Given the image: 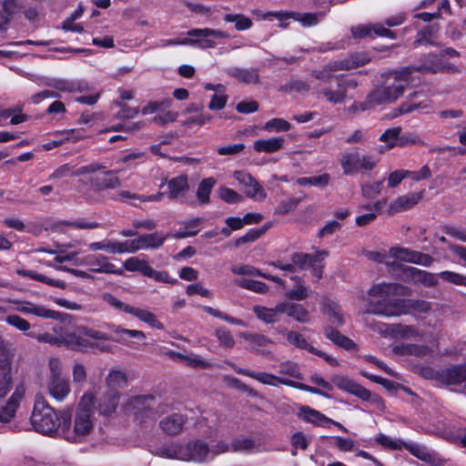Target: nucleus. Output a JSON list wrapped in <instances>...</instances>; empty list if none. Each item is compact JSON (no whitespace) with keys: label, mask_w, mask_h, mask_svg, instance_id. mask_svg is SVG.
Masks as SVG:
<instances>
[{"label":"nucleus","mask_w":466,"mask_h":466,"mask_svg":"<svg viewBox=\"0 0 466 466\" xmlns=\"http://www.w3.org/2000/svg\"><path fill=\"white\" fill-rule=\"evenodd\" d=\"M210 452L208 443L201 439H195L182 444L181 461L207 463L210 461Z\"/></svg>","instance_id":"12"},{"label":"nucleus","mask_w":466,"mask_h":466,"mask_svg":"<svg viewBox=\"0 0 466 466\" xmlns=\"http://www.w3.org/2000/svg\"><path fill=\"white\" fill-rule=\"evenodd\" d=\"M324 334L327 339H330L333 343L347 350H354L357 347L352 339L342 335L339 331L333 329L332 327H326L324 329Z\"/></svg>","instance_id":"39"},{"label":"nucleus","mask_w":466,"mask_h":466,"mask_svg":"<svg viewBox=\"0 0 466 466\" xmlns=\"http://www.w3.org/2000/svg\"><path fill=\"white\" fill-rule=\"evenodd\" d=\"M237 284L243 289L254 291L258 294H264L268 290V285L258 280L244 279L237 281Z\"/></svg>","instance_id":"55"},{"label":"nucleus","mask_w":466,"mask_h":466,"mask_svg":"<svg viewBox=\"0 0 466 466\" xmlns=\"http://www.w3.org/2000/svg\"><path fill=\"white\" fill-rule=\"evenodd\" d=\"M409 71L397 69L389 72L381 85L375 87L366 97V105L361 106V110L366 111L377 106L391 104L404 94L409 84Z\"/></svg>","instance_id":"4"},{"label":"nucleus","mask_w":466,"mask_h":466,"mask_svg":"<svg viewBox=\"0 0 466 466\" xmlns=\"http://www.w3.org/2000/svg\"><path fill=\"white\" fill-rule=\"evenodd\" d=\"M329 67V64L326 65L322 69L314 70L311 76L324 84L319 86V95L329 103L342 104L347 98L348 90L356 88L357 81L343 78L341 76H334L331 73L336 70H327Z\"/></svg>","instance_id":"5"},{"label":"nucleus","mask_w":466,"mask_h":466,"mask_svg":"<svg viewBox=\"0 0 466 466\" xmlns=\"http://www.w3.org/2000/svg\"><path fill=\"white\" fill-rule=\"evenodd\" d=\"M285 139L282 137H274L267 139H258L254 142L253 148L258 153L272 154L284 146Z\"/></svg>","instance_id":"35"},{"label":"nucleus","mask_w":466,"mask_h":466,"mask_svg":"<svg viewBox=\"0 0 466 466\" xmlns=\"http://www.w3.org/2000/svg\"><path fill=\"white\" fill-rule=\"evenodd\" d=\"M57 134L63 136L60 139L51 140L43 145L45 150H51L63 145L66 141L77 142L85 137L84 135L79 134L78 130L70 129L57 132Z\"/></svg>","instance_id":"40"},{"label":"nucleus","mask_w":466,"mask_h":466,"mask_svg":"<svg viewBox=\"0 0 466 466\" xmlns=\"http://www.w3.org/2000/svg\"><path fill=\"white\" fill-rule=\"evenodd\" d=\"M216 185V179L212 177L203 178L198 186L196 196L199 205L208 204L210 200V193Z\"/></svg>","instance_id":"42"},{"label":"nucleus","mask_w":466,"mask_h":466,"mask_svg":"<svg viewBox=\"0 0 466 466\" xmlns=\"http://www.w3.org/2000/svg\"><path fill=\"white\" fill-rule=\"evenodd\" d=\"M85 263L90 267L89 270L95 273L113 274L121 276L123 270L111 263L107 257L103 255H88Z\"/></svg>","instance_id":"18"},{"label":"nucleus","mask_w":466,"mask_h":466,"mask_svg":"<svg viewBox=\"0 0 466 466\" xmlns=\"http://www.w3.org/2000/svg\"><path fill=\"white\" fill-rule=\"evenodd\" d=\"M401 132L400 127L389 128L385 130L380 137L381 142L386 143L385 150L390 149L395 146L399 145V138ZM380 153L384 152V149H380Z\"/></svg>","instance_id":"49"},{"label":"nucleus","mask_w":466,"mask_h":466,"mask_svg":"<svg viewBox=\"0 0 466 466\" xmlns=\"http://www.w3.org/2000/svg\"><path fill=\"white\" fill-rule=\"evenodd\" d=\"M401 68L409 71V77L415 72L422 74H436L443 71L459 72L456 66L445 63L443 59H441V55L434 53L422 56L420 59L419 65L404 66Z\"/></svg>","instance_id":"11"},{"label":"nucleus","mask_w":466,"mask_h":466,"mask_svg":"<svg viewBox=\"0 0 466 466\" xmlns=\"http://www.w3.org/2000/svg\"><path fill=\"white\" fill-rule=\"evenodd\" d=\"M233 370L241 375L248 376L257 381L268 386H278L279 384L289 385V379L278 377L272 373L268 372H254L250 370L242 369L235 365L234 363H228Z\"/></svg>","instance_id":"20"},{"label":"nucleus","mask_w":466,"mask_h":466,"mask_svg":"<svg viewBox=\"0 0 466 466\" xmlns=\"http://www.w3.org/2000/svg\"><path fill=\"white\" fill-rule=\"evenodd\" d=\"M5 301L10 305L11 310H16L23 314H32L44 319H60V313L58 311L49 309L45 306L37 305L31 301L18 299H6Z\"/></svg>","instance_id":"13"},{"label":"nucleus","mask_w":466,"mask_h":466,"mask_svg":"<svg viewBox=\"0 0 466 466\" xmlns=\"http://www.w3.org/2000/svg\"><path fill=\"white\" fill-rule=\"evenodd\" d=\"M439 27L435 25H429L420 29L417 35V39L414 41V46H434L436 43L433 38L436 36Z\"/></svg>","instance_id":"46"},{"label":"nucleus","mask_w":466,"mask_h":466,"mask_svg":"<svg viewBox=\"0 0 466 466\" xmlns=\"http://www.w3.org/2000/svg\"><path fill=\"white\" fill-rule=\"evenodd\" d=\"M287 341L300 350H305L310 353L315 351V348L311 346L305 337L299 332L290 330L287 333Z\"/></svg>","instance_id":"50"},{"label":"nucleus","mask_w":466,"mask_h":466,"mask_svg":"<svg viewBox=\"0 0 466 466\" xmlns=\"http://www.w3.org/2000/svg\"><path fill=\"white\" fill-rule=\"evenodd\" d=\"M409 289L401 284L381 282L368 290L370 313L387 318L402 316L403 298L409 295Z\"/></svg>","instance_id":"2"},{"label":"nucleus","mask_w":466,"mask_h":466,"mask_svg":"<svg viewBox=\"0 0 466 466\" xmlns=\"http://www.w3.org/2000/svg\"><path fill=\"white\" fill-rule=\"evenodd\" d=\"M390 253L396 259L424 267H430L434 261V258L429 254L405 248L393 247L390 249Z\"/></svg>","instance_id":"16"},{"label":"nucleus","mask_w":466,"mask_h":466,"mask_svg":"<svg viewBox=\"0 0 466 466\" xmlns=\"http://www.w3.org/2000/svg\"><path fill=\"white\" fill-rule=\"evenodd\" d=\"M227 74L246 85L259 83V73L257 68L231 67L227 70Z\"/></svg>","instance_id":"32"},{"label":"nucleus","mask_w":466,"mask_h":466,"mask_svg":"<svg viewBox=\"0 0 466 466\" xmlns=\"http://www.w3.org/2000/svg\"><path fill=\"white\" fill-rule=\"evenodd\" d=\"M92 251L104 250L109 254L128 253L127 241L119 242L109 239H103L97 242H92L88 245Z\"/></svg>","instance_id":"30"},{"label":"nucleus","mask_w":466,"mask_h":466,"mask_svg":"<svg viewBox=\"0 0 466 466\" xmlns=\"http://www.w3.org/2000/svg\"><path fill=\"white\" fill-rule=\"evenodd\" d=\"M443 380L451 385L461 384L466 381V363L463 365H456L443 370Z\"/></svg>","instance_id":"41"},{"label":"nucleus","mask_w":466,"mask_h":466,"mask_svg":"<svg viewBox=\"0 0 466 466\" xmlns=\"http://www.w3.org/2000/svg\"><path fill=\"white\" fill-rule=\"evenodd\" d=\"M234 178L244 187L247 197L258 201L266 198V191L258 181L249 173L245 171H235Z\"/></svg>","instance_id":"14"},{"label":"nucleus","mask_w":466,"mask_h":466,"mask_svg":"<svg viewBox=\"0 0 466 466\" xmlns=\"http://www.w3.org/2000/svg\"><path fill=\"white\" fill-rule=\"evenodd\" d=\"M31 422L35 431L47 435L56 432L60 426L56 412L42 396L35 398Z\"/></svg>","instance_id":"7"},{"label":"nucleus","mask_w":466,"mask_h":466,"mask_svg":"<svg viewBox=\"0 0 466 466\" xmlns=\"http://www.w3.org/2000/svg\"><path fill=\"white\" fill-rule=\"evenodd\" d=\"M102 327L110 330L112 335L100 329L81 326L77 328L79 336L76 334L67 335L66 345L78 350L90 346L102 352H109L111 347L104 341L113 340L125 346H130L131 339L140 341L146 339V334L138 329H125L114 323H104Z\"/></svg>","instance_id":"1"},{"label":"nucleus","mask_w":466,"mask_h":466,"mask_svg":"<svg viewBox=\"0 0 466 466\" xmlns=\"http://www.w3.org/2000/svg\"><path fill=\"white\" fill-rule=\"evenodd\" d=\"M167 235L161 232L144 234L137 238L127 241L128 253L136 252L139 249L157 248L165 242Z\"/></svg>","instance_id":"15"},{"label":"nucleus","mask_w":466,"mask_h":466,"mask_svg":"<svg viewBox=\"0 0 466 466\" xmlns=\"http://www.w3.org/2000/svg\"><path fill=\"white\" fill-rule=\"evenodd\" d=\"M439 276L444 281L466 287V276L449 270L441 271Z\"/></svg>","instance_id":"64"},{"label":"nucleus","mask_w":466,"mask_h":466,"mask_svg":"<svg viewBox=\"0 0 466 466\" xmlns=\"http://www.w3.org/2000/svg\"><path fill=\"white\" fill-rule=\"evenodd\" d=\"M155 453L166 459H173L181 461L182 456V444L169 443L158 447Z\"/></svg>","instance_id":"48"},{"label":"nucleus","mask_w":466,"mask_h":466,"mask_svg":"<svg viewBox=\"0 0 466 466\" xmlns=\"http://www.w3.org/2000/svg\"><path fill=\"white\" fill-rule=\"evenodd\" d=\"M360 153H345L340 157V166L345 176H351L359 172Z\"/></svg>","instance_id":"43"},{"label":"nucleus","mask_w":466,"mask_h":466,"mask_svg":"<svg viewBox=\"0 0 466 466\" xmlns=\"http://www.w3.org/2000/svg\"><path fill=\"white\" fill-rule=\"evenodd\" d=\"M382 325L385 327L384 331L396 339H410L422 337V332L414 325L401 323Z\"/></svg>","instance_id":"21"},{"label":"nucleus","mask_w":466,"mask_h":466,"mask_svg":"<svg viewBox=\"0 0 466 466\" xmlns=\"http://www.w3.org/2000/svg\"><path fill=\"white\" fill-rule=\"evenodd\" d=\"M167 196L170 199H178L183 198L189 190L188 177L187 175H179L168 180Z\"/></svg>","instance_id":"25"},{"label":"nucleus","mask_w":466,"mask_h":466,"mask_svg":"<svg viewBox=\"0 0 466 466\" xmlns=\"http://www.w3.org/2000/svg\"><path fill=\"white\" fill-rule=\"evenodd\" d=\"M403 271L406 277L414 283H420L427 287H433L438 284L437 277L433 273L414 267H406Z\"/></svg>","instance_id":"29"},{"label":"nucleus","mask_w":466,"mask_h":466,"mask_svg":"<svg viewBox=\"0 0 466 466\" xmlns=\"http://www.w3.org/2000/svg\"><path fill=\"white\" fill-rule=\"evenodd\" d=\"M119 391L107 390L103 393L97 402V410L102 416H110L113 414L119 403Z\"/></svg>","instance_id":"24"},{"label":"nucleus","mask_w":466,"mask_h":466,"mask_svg":"<svg viewBox=\"0 0 466 466\" xmlns=\"http://www.w3.org/2000/svg\"><path fill=\"white\" fill-rule=\"evenodd\" d=\"M48 366L47 392L54 400L62 402L66 400L71 392L69 379L62 376L63 365L59 359L51 358Z\"/></svg>","instance_id":"8"},{"label":"nucleus","mask_w":466,"mask_h":466,"mask_svg":"<svg viewBox=\"0 0 466 466\" xmlns=\"http://www.w3.org/2000/svg\"><path fill=\"white\" fill-rule=\"evenodd\" d=\"M117 172V170H108L102 176L93 178L91 184L99 191L117 188L121 186V181L116 176Z\"/></svg>","instance_id":"33"},{"label":"nucleus","mask_w":466,"mask_h":466,"mask_svg":"<svg viewBox=\"0 0 466 466\" xmlns=\"http://www.w3.org/2000/svg\"><path fill=\"white\" fill-rule=\"evenodd\" d=\"M403 448L420 461H427L431 459V453L426 447L413 442H404Z\"/></svg>","instance_id":"54"},{"label":"nucleus","mask_w":466,"mask_h":466,"mask_svg":"<svg viewBox=\"0 0 466 466\" xmlns=\"http://www.w3.org/2000/svg\"><path fill=\"white\" fill-rule=\"evenodd\" d=\"M299 417L303 420L313 423L318 426H323L324 423H327L328 421H332L331 419L326 417L321 412L307 406L302 407L300 409Z\"/></svg>","instance_id":"45"},{"label":"nucleus","mask_w":466,"mask_h":466,"mask_svg":"<svg viewBox=\"0 0 466 466\" xmlns=\"http://www.w3.org/2000/svg\"><path fill=\"white\" fill-rule=\"evenodd\" d=\"M383 187V180L376 181L373 184L361 186V194L367 199H373L380 194Z\"/></svg>","instance_id":"62"},{"label":"nucleus","mask_w":466,"mask_h":466,"mask_svg":"<svg viewBox=\"0 0 466 466\" xmlns=\"http://www.w3.org/2000/svg\"><path fill=\"white\" fill-rule=\"evenodd\" d=\"M215 336L220 347L231 349L235 346V339L230 330L225 327H218L215 330Z\"/></svg>","instance_id":"53"},{"label":"nucleus","mask_w":466,"mask_h":466,"mask_svg":"<svg viewBox=\"0 0 466 466\" xmlns=\"http://www.w3.org/2000/svg\"><path fill=\"white\" fill-rule=\"evenodd\" d=\"M323 313L329 318V322L337 327L345 323V316L340 306L331 300H326L322 307Z\"/></svg>","instance_id":"36"},{"label":"nucleus","mask_w":466,"mask_h":466,"mask_svg":"<svg viewBox=\"0 0 466 466\" xmlns=\"http://www.w3.org/2000/svg\"><path fill=\"white\" fill-rule=\"evenodd\" d=\"M283 315L292 318L299 323H309L310 314L309 310L301 304L292 301H282Z\"/></svg>","instance_id":"26"},{"label":"nucleus","mask_w":466,"mask_h":466,"mask_svg":"<svg viewBox=\"0 0 466 466\" xmlns=\"http://www.w3.org/2000/svg\"><path fill=\"white\" fill-rule=\"evenodd\" d=\"M4 319L8 325L23 332L29 330L31 328L30 323L18 315L10 314L6 317H4Z\"/></svg>","instance_id":"63"},{"label":"nucleus","mask_w":466,"mask_h":466,"mask_svg":"<svg viewBox=\"0 0 466 466\" xmlns=\"http://www.w3.org/2000/svg\"><path fill=\"white\" fill-rule=\"evenodd\" d=\"M370 61L369 56L364 53L352 54L349 58L341 61L329 63L327 70H349L366 65Z\"/></svg>","instance_id":"27"},{"label":"nucleus","mask_w":466,"mask_h":466,"mask_svg":"<svg viewBox=\"0 0 466 466\" xmlns=\"http://www.w3.org/2000/svg\"><path fill=\"white\" fill-rule=\"evenodd\" d=\"M403 310L402 315H407L411 311L415 314H427L431 309V304L429 301L421 299H403Z\"/></svg>","instance_id":"44"},{"label":"nucleus","mask_w":466,"mask_h":466,"mask_svg":"<svg viewBox=\"0 0 466 466\" xmlns=\"http://www.w3.org/2000/svg\"><path fill=\"white\" fill-rule=\"evenodd\" d=\"M351 33L356 39L373 38L375 35L391 39L396 37L393 31L386 28L381 24H375L374 25H360L352 27Z\"/></svg>","instance_id":"17"},{"label":"nucleus","mask_w":466,"mask_h":466,"mask_svg":"<svg viewBox=\"0 0 466 466\" xmlns=\"http://www.w3.org/2000/svg\"><path fill=\"white\" fill-rule=\"evenodd\" d=\"M253 312L258 319L265 323L278 322L283 315L282 302L278 303L273 308L256 305L253 307Z\"/></svg>","instance_id":"28"},{"label":"nucleus","mask_w":466,"mask_h":466,"mask_svg":"<svg viewBox=\"0 0 466 466\" xmlns=\"http://www.w3.org/2000/svg\"><path fill=\"white\" fill-rule=\"evenodd\" d=\"M188 37L177 38L178 46H192L201 49L214 48L217 46L216 39L228 37V34L212 28H193L187 33Z\"/></svg>","instance_id":"10"},{"label":"nucleus","mask_w":466,"mask_h":466,"mask_svg":"<svg viewBox=\"0 0 466 466\" xmlns=\"http://www.w3.org/2000/svg\"><path fill=\"white\" fill-rule=\"evenodd\" d=\"M25 395V388L19 385L15 388V391L7 400L5 406L0 407V422L7 423L15 415L16 410Z\"/></svg>","instance_id":"22"},{"label":"nucleus","mask_w":466,"mask_h":466,"mask_svg":"<svg viewBox=\"0 0 466 466\" xmlns=\"http://www.w3.org/2000/svg\"><path fill=\"white\" fill-rule=\"evenodd\" d=\"M12 351L9 344L0 336V369L6 370L10 367Z\"/></svg>","instance_id":"58"},{"label":"nucleus","mask_w":466,"mask_h":466,"mask_svg":"<svg viewBox=\"0 0 466 466\" xmlns=\"http://www.w3.org/2000/svg\"><path fill=\"white\" fill-rule=\"evenodd\" d=\"M322 16V13L300 14L295 12L294 20L299 21L304 26H311L317 25Z\"/></svg>","instance_id":"61"},{"label":"nucleus","mask_w":466,"mask_h":466,"mask_svg":"<svg viewBox=\"0 0 466 466\" xmlns=\"http://www.w3.org/2000/svg\"><path fill=\"white\" fill-rule=\"evenodd\" d=\"M431 350L426 345L418 344H400L396 345L392 349V353L396 356L400 357H425L431 353Z\"/></svg>","instance_id":"31"},{"label":"nucleus","mask_w":466,"mask_h":466,"mask_svg":"<svg viewBox=\"0 0 466 466\" xmlns=\"http://www.w3.org/2000/svg\"><path fill=\"white\" fill-rule=\"evenodd\" d=\"M106 390L110 391H119L128 384V378L126 372L119 370H112L108 372L106 379Z\"/></svg>","instance_id":"37"},{"label":"nucleus","mask_w":466,"mask_h":466,"mask_svg":"<svg viewBox=\"0 0 466 466\" xmlns=\"http://www.w3.org/2000/svg\"><path fill=\"white\" fill-rule=\"evenodd\" d=\"M125 412L140 424L154 422L167 410V405L150 395L133 396L124 405Z\"/></svg>","instance_id":"6"},{"label":"nucleus","mask_w":466,"mask_h":466,"mask_svg":"<svg viewBox=\"0 0 466 466\" xmlns=\"http://www.w3.org/2000/svg\"><path fill=\"white\" fill-rule=\"evenodd\" d=\"M329 253L326 250H319L314 255L308 253L296 252L291 255V261L295 267L299 269H308L314 260H323L327 258Z\"/></svg>","instance_id":"34"},{"label":"nucleus","mask_w":466,"mask_h":466,"mask_svg":"<svg viewBox=\"0 0 466 466\" xmlns=\"http://www.w3.org/2000/svg\"><path fill=\"white\" fill-rule=\"evenodd\" d=\"M331 381L339 390L352 394L363 400H368L370 398V390L346 376L334 375L331 378Z\"/></svg>","instance_id":"19"},{"label":"nucleus","mask_w":466,"mask_h":466,"mask_svg":"<svg viewBox=\"0 0 466 466\" xmlns=\"http://www.w3.org/2000/svg\"><path fill=\"white\" fill-rule=\"evenodd\" d=\"M16 273L19 276L25 277V278H28V279H34V280H36V281H39V282H43V283H46V284H47L49 286H53V287L60 288V289H65L66 288L65 282H63L61 280H56V279H50V278H48V277H46L45 275L39 274V273H37L35 271H33V270H29V269H17Z\"/></svg>","instance_id":"47"},{"label":"nucleus","mask_w":466,"mask_h":466,"mask_svg":"<svg viewBox=\"0 0 466 466\" xmlns=\"http://www.w3.org/2000/svg\"><path fill=\"white\" fill-rule=\"evenodd\" d=\"M62 224L77 229H95L100 228V223L85 218L63 221Z\"/></svg>","instance_id":"56"},{"label":"nucleus","mask_w":466,"mask_h":466,"mask_svg":"<svg viewBox=\"0 0 466 466\" xmlns=\"http://www.w3.org/2000/svg\"><path fill=\"white\" fill-rule=\"evenodd\" d=\"M224 20L228 23H235V28L238 31L248 30L253 25L252 20L242 14H227Z\"/></svg>","instance_id":"51"},{"label":"nucleus","mask_w":466,"mask_h":466,"mask_svg":"<svg viewBox=\"0 0 466 466\" xmlns=\"http://www.w3.org/2000/svg\"><path fill=\"white\" fill-rule=\"evenodd\" d=\"M95 426V396L86 392L76 405L72 420L62 422L61 435L68 442L81 443L94 433Z\"/></svg>","instance_id":"3"},{"label":"nucleus","mask_w":466,"mask_h":466,"mask_svg":"<svg viewBox=\"0 0 466 466\" xmlns=\"http://www.w3.org/2000/svg\"><path fill=\"white\" fill-rule=\"evenodd\" d=\"M102 299L116 311L132 315L158 330L164 329V325L157 319V316L147 309L125 303L108 292L102 295Z\"/></svg>","instance_id":"9"},{"label":"nucleus","mask_w":466,"mask_h":466,"mask_svg":"<svg viewBox=\"0 0 466 466\" xmlns=\"http://www.w3.org/2000/svg\"><path fill=\"white\" fill-rule=\"evenodd\" d=\"M185 422L186 418L182 414L174 413L163 419L160 427L166 433L173 435L181 431Z\"/></svg>","instance_id":"38"},{"label":"nucleus","mask_w":466,"mask_h":466,"mask_svg":"<svg viewBox=\"0 0 466 466\" xmlns=\"http://www.w3.org/2000/svg\"><path fill=\"white\" fill-rule=\"evenodd\" d=\"M422 198V193H410L408 195L398 197L393 200L388 208V215L393 216L403 212L414 207Z\"/></svg>","instance_id":"23"},{"label":"nucleus","mask_w":466,"mask_h":466,"mask_svg":"<svg viewBox=\"0 0 466 466\" xmlns=\"http://www.w3.org/2000/svg\"><path fill=\"white\" fill-rule=\"evenodd\" d=\"M263 128L268 132H286L291 128V125L282 118H272L267 121Z\"/></svg>","instance_id":"57"},{"label":"nucleus","mask_w":466,"mask_h":466,"mask_svg":"<svg viewBox=\"0 0 466 466\" xmlns=\"http://www.w3.org/2000/svg\"><path fill=\"white\" fill-rule=\"evenodd\" d=\"M330 180V176L327 173H324L319 176H314V177H299L297 179V183L300 186H314V187H325L329 185Z\"/></svg>","instance_id":"52"},{"label":"nucleus","mask_w":466,"mask_h":466,"mask_svg":"<svg viewBox=\"0 0 466 466\" xmlns=\"http://www.w3.org/2000/svg\"><path fill=\"white\" fill-rule=\"evenodd\" d=\"M148 263L146 260L139 259L138 258L132 257L124 262V268L127 271H139L145 275Z\"/></svg>","instance_id":"59"},{"label":"nucleus","mask_w":466,"mask_h":466,"mask_svg":"<svg viewBox=\"0 0 466 466\" xmlns=\"http://www.w3.org/2000/svg\"><path fill=\"white\" fill-rule=\"evenodd\" d=\"M187 366L193 368V369L206 370V369L214 368L216 365L213 362L201 357L200 355L190 352L189 360H187Z\"/></svg>","instance_id":"60"}]
</instances>
